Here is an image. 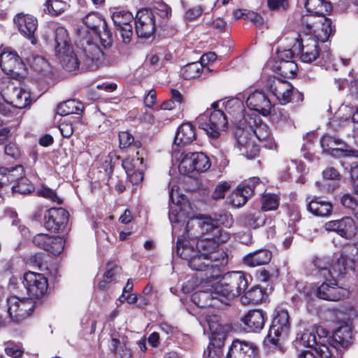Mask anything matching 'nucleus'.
Wrapping results in <instances>:
<instances>
[{"instance_id":"13d9d810","label":"nucleus","mask_w":358,"mask_h":358,"mask_svg":"<svg viewBox=\"0 0 358 358\" xmlns=\"http://www.w3.org/2000/svg\"><path fill=\"white\" fill-rule=\"evenodd\" d=\"M322 15H318L308 13L301 17V24L304 26L302 32H311L313 29L317 27V20Z\"/></svg>"},{"instance_id":"9d476101","label":"nucleus","mask_w":358,"mask_h":358,"mask_svg":"<svg viewBox=\"0 0 358 358\" xmlns=\"http://www.w3.org/2000/svg\"><path fill=\"white\" fill-rule=\"evenodd\" d=\"M23 285L29 297L34 299H40L44 296L48 286V280L42 273L32 271L24 274Z\"/></svg>"},{"instance_id":"5701e85b","label":"nucleus","mask_w":358,"mask_h":358,"mask_svg":"<svg viewBox=\"0 0 358 358\" xmlns=\"http://www.w3.org/2000/svg\"><path fill=\"white\" fill-rule=\"evenodd\" d=\"M246 103L250 109L257 111L264 116L271 113L273 107L266 94L258 90H255L248 96Z\"/></svg>"},{"instance_id":"f257e3e1","label":"nucleus","mask_w":358,"mask_h":358,"mask_svg":"<svg viewBox=\"0 0 358 358\" xmlns=\"http://www.w3.org/2000/svg\"><path fill=\"white\" fill-rule=\"evenodd\" d=\"M248 286L247 275L241 271H232L226 273L221 282L215 285L213 292L208 293L200 292L193 296L194 300L197 298L207 299H210L208 304H202L201 306H215V301L224 304H229V301L245 292Z\"/></svg>"},{"instance_id":"69168bd1","label":"nucleus","mask_w":358,"mask_h":358,"mask_svg":"<svg viewBox=\"0 0 358 358\" xmlns=\"http://www.w3.org/2000/svg\"><path fill=\"white\" fill-rule=\"evenodd\" d=\"M8 313L12 320L14 319L15 313L19 308L22 299L16 296H13L7 299Z\"/></svg>"},{"instance_id":"5fc2aeb1","label":"nucleus","mask_w":358,"mask_h":358,"mask_svg":"<svg viewBox=\"0 0 358 358\" xmlns=\"http://www.w3.org/2000/svg\"><path fill=\"white\" fill-rule=\"evenodd\" d=\"M280 73L288 78H294L296 75L297 64L293 61L280 62L278 66Z\"/></svg>"},{"instance_id":"a211bd4d","label":"nucleus","mask_w":358,"mask_h":358,"mask_svg":"<svg viewBox=\"0 0 358 358\" xmlns=\"http://www.w3.org/2000/svg\"><path fill=\"white\" fill-rule=\"evenodd\" d=\"M1 96L5 101L16 108H24L31 103L30 93L20 87L8 86Z\"/></svg>"},{"instance_id":"cd10ccee","label":"nucleus","mask_w":358,"mask_h":358,"mask_svg":"<svg viewBox=\"0 0 358 358\" xmlns=\"http://www.w3.org/2000/svg\"><path fill=\"white\" fill-rule=\"evenodd\" d=\"M258 178H253L252 185L238 186L229 196V203L234 206L241 207L245 204L248 198L254 192L255 184L259 183Z\"/></svg>"},{"instance_id":"0e129e2a","label":"nucleus","mask_w":358,"mask_h":358,"mask_svg":"<svg viewBox=\"0 0 358 358\" xmlns=\"http://www.w3.org/2000/svg\"><path fill=\"white\" fill-rule=\"evenodd\" d=\"M213 220L216 224V227L219 229L220 226L224 225L229 227L232 223V217L227 213H215L213 217Z\"/></svg>"},{"instance_id":"393cba45","label":"nucleus","mask_w":358,"mask_h":358,"mask_svg":"<svg viewBox=\"0 0 358 358\" xmlns=\"http://www.w3.org/2000/svg\"><path fill=\"white\" fill-rule=\"evenodd\" d=\"M237 145L241 154L249 159H254L259 152V146L255 143L249 137L247 130L236 131Z\"/></svg>"},{"instance_id":"6e6552de","label":"nucleus","mask_w":358,"mask_h":358,"mask_svg":"<svg viewBox=\"0 0 358 358\" xmlns=\"http://www.w3.org/2000/svg\"><path fill=\"white\" fill-rule=\"evenodd\" d=\"M209 158L203 152H189L182 157L178 170L181 174L190 175L206 171L210 167Z\"/></svg>"},{"instance_id":"ddd939ff","label":"nucleus","mask_w":358,"mask_h":358,"mask_svg":"<svg viewBox=\"0 0 358 358\" xmlns=\"http://www.w3.org/2000/svg\"><path fill=\"white\" fill-rule=\"evenodd\" d=\"M111 18L114 25L120 32L122 42L130 43L133 36V27L130 24L134 19L131 13L126 10H117L113 13Z\"/></svg>"},{"instance_id":"8fccbe9b","label":"nucleus","mask_w":358,"mask_h":358,"mask_svg":"<svg viewBox=\"0 0 358 358\" xmlns=\"http://www.w3.org/2000/svg\"><path fill=\"white\" fill-rule=\"evenodd\" d=\"M224 343L211 340L203 352V358H221L223 355L222 346Z\"/></svg>"},{"instance_id":"6e6d98bb","label":"nucleus","mask_w":358,"mask_h":358,"mask_svg":"<svg viewBox=\"0 0 358 358\" xmlns=\"http://www.w3.org/2000/svg\"><path fill=\"white\" fill-rule=\"evenodd\" d=\"M31 66L36 71L43 72L45 71L49 68L48 62L43 57L38 55H32L30 57L26 58Z\"/></svg>"},{"instance_id":"ea45409f","label":"nucleus","mask_w":358,"mask_h":358,"mask_svg":"<svg viewBox=\"0 0 358 358\" xmlns=\"http://www.w3.org/2000/svg\"><path fill=\"white\" fill-rule=\"evenodd\" d=\"M34 308V303L31 299L23 298L19 308L14 315L13 322H21L31 315Z\"/></svg>"},{"instance_id":"1a4fd4ad","label":"nucleus","mask_w":358,"mask_h":358,"mask_svg":"<svg viewBox=\"0 0 358 358\" xmlns=\"http://www.w3.org/2000/svg\"><path fill=\"white\" fill-rule=\"evenodd\" d=\"M102 31L98 29L93 34L86 29H80L77 31L76 45H96L100 41L101 45H112L113 35L106 22L102 26Z\"/></svg>"},{"instance_id":"3c124183","label":"nucleus","mask_w":358,"mask_h":358,"mask_svg":"<svg viewBox=\"0 0 358 358\" xmlns=\"http://www.w3.org/2000/svg\"><path fill=\"white\" fill-rule=\"evenodd\" d=\"M143 157L139 151L136 152V157L132 159H126L122 161V166L127 174L136 169L143 167Z\"/></svg>"},{"instance_id":"72a5a7b5","label":"nucleus","mask_w":358,"mask_h":358,"mask_svg":"<svg viewBox=\"0 0 358 358\" xmlns=\"http://www.w3.org/2000/svg\"><path fill=\"white\" fill-rule=\"evenodd\" d=\"M24 174V168L22 165L10 167H0V187L9 185Z\"/></svg>"},{"instance_id":"37998d69","label":"nucleus","mask_w":358,"mask_h":358,"mask_svg":"<svg viewBox=\"0 0 358 358\" xmlns=\"http://www.w3.org/2000/svg\"><path fill=\"white\" fill-rule=\"evenodd\" d=\"M241 296V301L244 305L256 304L262 302L264 297V292L258 286L253 287Z\"/></svg>"},{"instance_id":"603ef678","label":"nucleus","mask_w":358,"mask_h":358,"mask_svg":"<svg viewBox=\"0 0 358 358\" xmlns=\"http://www.w3.org/2000/svg\"><path fill=\"white\" fill-rule=\"evenodd\" d=\"M343 141L339 138L329 135L324 136L320 140L323 152L329 154L340 145H343Z\"/></svg>"},{"instance_id":"dca6fc26","label":"nucleus","mask_w":358,"mask_h":358,"mask_svg":"<svg viewBox=\"0 0 358 358\" xmlns=\"http://www.w3.org/2000/svg\"><path fill=\"white\" fill-rule=\"evenodd\" d=\"M20 33L28 38L32 45L36 43L35 31L38 27L37 19L29 14L18 13L13 19Z\"/></svg>"},{"instance_id":"aec40b11","label":"nucleus","mask_w":358,"mask_h":358,"mask_svg":"<svg viewBox=\"0 0 358 358\" xmlns=\"http://www.w3.org/2000/svg\"><path fill=\"white\" fill-rule=\"evenodd\" d=\"M330 282H324L315 290V295L319 299L337 301L344 298L346 290L338 285L336 280H328Z\"/></svg>"},{"instance_id":"4c0bfd02","label":"nucleus","mask_w":358,"mask_h":358,"mask_svg":"<svg viewBox=\"0 0 358 358\" xmlns=\"http://www.w3.org/2000/svg\"><path fill=\"white\" fill-rule=\"evenodd\" d=\"M265 220V215L260 211L248 213L238 218V221L241 224L252 229L264 225Z\"/></svg>"},{"instance_id":"79ce46f5","label":"nucleus","mask_w":358,"mask_h":358,"mask_svg":"<svg viewBox=\"0 0 358 358\" xmlns=\"http://www.w3.org/2000/svg\"><path fill=\"white\" fill-rule=\"evenodd\" d=\"M317 358H341L342 354L338 352L337 346L333 343L330 345L319 343L314 350Z\"/></svg>"},{"instance_id":"e433bc0d","label":"nucleus","mask_w":358,"mask_h":358,"mask_svg":"<svg viewBox=\"0 0 358 358\" xmlns=\"http://www.w3.org/2000/svg\"><path fill=\"white\" fill-rule=\"evenodd\" d=\"M352 332L348 325L341 326L333 334L332 342L342 348H347L352 343Z\"/></svg>"},{"instance_id":"4d7b16f0","label":"nucleus","mask_w":358,"mask_h":358,"mask_svg":"<svg viewBox=\"0 0 358 358\" xmlns=\"http://www.w3.org/2000/svg\"><path fill=\"white\" fill-rule=\"evenodd\" d=\"M342 206L348 210L350 213L354 215L358 219V202L350 194H346L341 199Z\"/></svg>"},{"instance_id":"20e7f679","label":"nucleus","mask_w":358,"mask_h":358,"mask_svg":"<svg viewBox=\"0 0 358 358\" xmlns=\"http://www.w3.org/2000/svg\"><path fill=\"white\" fill-rule=\"evenodd\" d=\"M196 122L201 129L204 130L207 135L213 139L220 136V132L224 131L228 126L226 114L221 110H214L210 115H200Z\"/></svg>"},{"instance_id":"473e14b6","label":"nucleus","mask_w":358,"mask_h":358,"mask_svg":"<svg viewBox=\"0 0 358 358\" xmlns=\"http://www.w3.org/2000/svg\"><path fill=\"white\" fill-rule=\"evenodd\" d=\"M352 259L346 255L341 254L334 262H330L329 280H336L342 276L348 268H351Z\"/></svg>"},{"instance_id":"f704fd0d","label":"nucleus","mask_w":358,"mask_h":358,"mask_svg":"<svg viewBox=\"0 0 358 358\" xmlns=\"http://www.w3.org/2000/svg\"><path fill=\"white\" fill-rule=\"evenodd\" d=\"M307 210L313 215L319 217L329 216L332 211V205L331 203L324 201L320 198H315L308 202Z\"/></svg>"},{"instance_id":"412c9836","label":"nucleus","mask_w":358,"mask_h":358,"mask_svg":"<svg viewBox=\"0 0 358 358\" xmlns=\"http://www.w3.org/2000/svg\"><path fill=\"white\" fill-rule=\"evenodd\" d=\"M257 353V348L254 343L236 339L229 347L226 358H255Z\"/></svg>"},{"instance_id":"c9c22d12","label":"nucleus","mask_w":358,"mask_h":358,"mask_svg":"<svg viewBox=\"0 0 358 358\" xmlns=\"http://www.w3.org/2000/svg\"><path fill=\"white\" fill-rule=\"evenodd\" d=\"M209 330L211 333V340L220 343H224L226 339L227 330L225 327L222 325L219 320V317L216 315L210 316L206 320Z\"/></svg>"},{"instance_id":"4468645a","label":"nucleus","mask_w":358,"mask_h":358,"mask_svg":"<svg viewBox=\"0 0 358 358\" xmlns=\"http://www.w3.org/2000/svg\"><path fill=\"white\" fill-rule=\"evenodd\" d=\"M69 213L63 208H51L44 216L45 229L54 233L60 232L65 227Z\"/></svg>"},{"instance_id":"680f3d73","label":"nucleus","mask_w":358,"mask_h":358,"mask_svg":"<svg viewBox=\"0 0 358 358\" xmlns=\"http://www.w3.org/2000/svg\"><path fill=\"white\" fill-rule=\"evenodd\" d=\"M55 41L56 45H70L68 31L63 27H58L55 31Z\"/></svg>"},{"instance_id":"2eb2a0df","label":"nucleus","mask_w":358,"mask_h":358,"mask_svg":"<svg viewBox=\"0 0 358 358\" xmlns=\"http://www.w3.org/2000/svg\"><path fill=\"white\" fill-rule=\"evenodd\" d=\"M55 55L68 71H73L80 66L79 52L76 46H55Z\"/></svg>"},{"instance_id":"9b49d317","label":"nucleus","mask_w":358,"mask_h":358,"mask_svg":"<svg viewBox=\"0 0 358 358\" xmlns=\"http://www.w3.org/2000/svg\"><path fill=\"white\" fill-rule=\"evenodd\" d=\"M187 236L191 238H201L204 234L214 232L213 236L220 231L216 227L212 217H204L203 219L192 218L188 220L186 224Z\"/></svg>"},{"instance_id":"7c9ffc66","label":"nucleus","mask_w":358,"mask_h":358,"mask_svg":"<svg viewBox=\"0 0 358 358\" xmlns=\"http://www.w3.org/2000/svg\"><path fill=\"white\" fill-rule=\"evenodd\" d=\"M271 257L272 253L270 250L261 249L245 255L243 263L248 266L255 267L269 263Z\"/></svg>"},{"instance_id":"b1692460","label":"nucleus","mask_w":358,"mask_h":358,"mask_svg":"<svg viewBox=\"0 0 358 358\" xmlns=\"http://www.w3.org/2000/svg\"><path fill=\"white\" fill-rule=\"evenodd\" d=\"M331 257L327 256H315L306 264L307 273L313 276L329 280V267L330 266Z\"/></svg>"},{"instance_id":"7ed1b4c3","label":"nucleus","mask_w":358,"mask_h":358,"mask_svg":"<svg viewBox=\"0 0 358 358\" xmlns=\"http://www.w3.org/2000/svg\"><path fill=\"white\" fill-rule=\"evenodd\" d=\"M196 240V247L198 253L210 257L213 262H214L213 275H221V267H223L227 263V259L226 254L219 250L218 244L215 241V237L199 238Z\"/></svg>"},{"instance_id":"423d86ee","label":"nucleus","mask_w":358,"mask_h":358,"mask_svg":"<svg viewBox=\"0 0 358 358\" xmlns=\"http://www.w3.org/2000/svg\"><path fill=\"white\" fill-rule=\"evenodd\" d=\"M82 69L96 70L108 57L110 46H76Z\"/></svg>"},{"instance_id":"49530a36","label":"nucleus","mask_w":358,"mask_h":358,"mask_svg":"<svg viewBox=\"0 0 358 358\" xmlns=\"http://www.w3.org/2000/svg\"><path fill=\"white\" fill-rule=\"evenodd\" d=\"M110 348L116 356H119L120 358H131V357L130 349L118 338H111Z\"/></svg>"},{"instance_id":"58836bf2","label":"nucleus","mask_w":358,"mask_h":358,"mask_svg":"<svg viewBox=\"0 0 358 358\" xmlns=\"http://www.w3.org/2000/svg\"><path fill=\"white\" fill-rule=\"evenodd\" d=\"M83 108L84 107L81 102L75 99H69L57 105V114L61 116L70 114H80Z\"/></svg>"},{"instance_id":"f8f14e48","label":"nucleus","mask_w":358,"mask_h":358,"mask_svg":"<svg viewBox=\"0 0 358 358\" xmlns=\"http://www.w3.org/2000/svg\"><path fill=\"white\" fill-rule=\"evenodd\" d=\"M136 34L139 38H148L155 31V13L151 9L142 8L135 17Z\"/></svg>"},{"instance_id":"39448f33","label":"nucleus","mask_w":358,"mask_h":358,"mask_svg":"<svg viewBox=\"0 0 358 358\" xmlns=\"http://www.w3.org/2000/svg\"><path fill=\"white\" fill-rule=\"evenodd\" d=\"M331 19L322 16L317 22V27L311 32H301L294 38L299 45H313L318 43H325L333 34Z\"/></svg>"},{"instance_id":"de8ad7c7","label":"nucleus","mask_w":358,"mask_h":358,"mask_svg":"<svg viewBox=\"0 0 358 358\" xmlns=\"http://www.w3.org/2000/svg\"><path fill=\"white\" fill-rule=\"evenodd\" d=\"M203 71L202 64L199 62H193L185 66L182 69V74L185 79L190 80L199 77Z\"/></svg>"},{"instance_id":"bb28decb","label":"nucleus","mask_w":358,"mask_h":358,"mask_svg":"<svg viewBox=\"0 0 358 358\" xmlns=\"http://www.w3.org/2000/svg\"><path fill=\"white\" fill-rule=\"evenodd\" d=\"M195 241L196 238L192 239L187 236L186 231L182 236H178L177 240L176 247L177 255L185 259L188 264L190 262V259H192L198 253L197 249L194 248Z\"/></svg>"},{"instance_id":"774afa93","label":"nucleus","mask_w":358,"mask_h":358,"mask_svg":"<svg viewBox=\"0 0 358 358\" xmlns=\"http://www.w3.org/2000/svg\"><path fill=\"white\" fill-rule=\"evenodd\" d=\"M231 188V185L228 182H222L218 184L212 194L213 199H220L224 197L225 193Z\"/></svg>"},{"instance_id":"c85d7f7f","label":"nucleus","mask_w":358,"mask_h":358,"mask_svg":"<svg viewBox=\"0 0 358 358\" xmlns=\"http://www.w3.org/2000/svg\"><path fill=\"white\" fill-rule=\"evenodd\" d=\"M270 88L280 104L284 105L290 101L294 87L289 82L275 79L273 80Z\"/></svg>"},{"instance_id":"c756f323","label":"nucleus","mask_w":358,"mask_h":358,"mask_svg":"<svg viewBox=\"0 0 358 358\" xmlns=\"http://www.w3.org/2000/svg\"><path fill=\"white\" fill-rule=\"evenodd\" d=\"M214 262L210 257H207L202 254H196L188 264L189 268L197 271H206L207 278H217L220 275H213V266Z\"/></svg>"},{"instance_id":"0eeeda50","label":"nucleus","mask_w":358,"mask_h":358,"mask_svg":"<svg viewBox=\"0 0 358 358\" xmlns=\"http://www.w3.org/2000/svg\"><path fill=\"white\" fill-rule=\"evenodd\" d=\"M290 327L287 310L283 309L276 310L264 342L277 346L280 338H285L288 335Z\"/></svg>"},{"instance_id":"864d4df0","label":"nucleus","mask_w":358,"mask_h":358,"mask_svg":"<svg viewBox=\"0 0 358 358\" xmlns=\"http://www.w3.org/2000/svg\"><path fill=\"white\" fill-rule=\"evenodd\" d=\"M296 342L300 345L306 347L314 348L319 343L317 342L316 335L313 331L306 330L301 334L299 338H297Z\"/></svg>"},{"instance_id":"09e8293b","label":"nucleus","mask_w":358,"mask_h":358,"mask_svg":"<svg viewBox=\"0 0 358 358\" xmlns=\"http://www.w3.org/2000/svg\"><path fill=\"white\" fill-rule=\"evenodd\" d=\"M17 182L15 185L12 187V190L15 193H19L21 194H27L34 191V187L31 182L24 177V173L22 177L16 180Z\"/></svg>"},{"instance_id":"a19ab883","label":"nucleus","mask_w":358,"mask_h":358,"mask_svg":"<svg viewBox=\"0 0 358 358\" xmlns=\"http://www.w3.org/2000/svg\"><path fill=\"white\" fill-rule=\"evenodd\" d=\"M68 8V3L62 0H46L43 4L44 13L51 16H58Z\"/></svg>"},{"instance_id":"2f4dec72","label":"nucleus","mask_w":358,"mask_h":358,"mask_svg":"<svg viewBox=\"0 0 358 358\" xmlns=\"http://www.w3.org/2000/svg\"><path fill=\"white\" fill-rule=\"evenodd\" d=\"M196 139L195 128L189 123L182 124L174 138L173 144L178 146H185Z\"/></svg>"},{"instance_id":"a878e982","label":"nucleus","mask_w":358,"mask_h":358,"mask_svg":"<svg viewBox=\"0 0 358 358\" xmlns=\"http://www.w3.org/2000/svg\"><path fill=\"white\" fill-rule=\"evenodd\" d=\"M266 318L264 311L255 309L248 311L241 318V321L249 331L258 332L263 329Z\"/></svg>"},{"instance_id":"c03bdc74","label":"nucleus","mask_w":358,"mask_h":358,"mask_svg":"<svg viewBox=\"0 0 358 358\" xmlns=\"http://www.w3.org/2000/svg\"><path fill=\"white\" fill-rule=\"evenodd\" d=\"M83 23L90 29L88 30L92 34L99 29L106 20L98 13L92 12L88 13L83 20Z\"/></svg>"},{"instance_id":"a18cd8bd","label":"nucleus","mask_w":358,"mask_h":358,"mask_svg":"<svg viewBox=\"0 0 358 358\" xmlns=\"http://www.w3.org/2000/svg\"><path fill=\"white\" fill-rule=\"evenodd\" d=\"M320 46H299L301 52L300 58L302 62L311 63L320 55Z\"/></svg>"},{"instance_id":"6ab92c4d","label":"nucleus","mask_w":358,"mask_h":358,"mask_svg":"<svg viewBox=\"0 0 358 358\" xmlns=\"http://www.w3.org/2000/svg\"><path fill=\"white\" fill-rule=\"evenodd\" d=\"M32 241L36 246L53 255H59L64 248V240L62 237L50 236L45 234H36Z\"/></svg>"},{"instance_id":"4be33fe9","label":"nucleus","mask_w":358,"mask_h":358,"mask_svg":"<svg viewBox=\"0 0 358 358\" xmlns=\"http://www.w3.org/2000/svg\"><path fill=\"white\" fill-rule=\"evenodd\" d=\"M325 228L328 231H336L341 237L350 239L357 234V227L354 220L350 217L341 220H332L326 223Z\"/></svg>"},{"instance_id":"f03ea898","label":"nucleus","mask_w":358,"mask_h":358,"mask_svg":"<svg viewBox=\"0 0 358 358\" xmlns=\"http://www.w3.org/2000/svg\"><path fill=\"white\" fill-rule=\"evenodd\" d=\"M225 110L229 115H236V119L242 118L239 122L241 130H247L248 136L252 133L259 141L264 142L267 148L273 149L275 147L268 125L256 115H243V105L239 99L228 100L225 104Z\"/></svg>"},{"instance_id":"f3484780","label":"nucleus","mask_w":358,"mask_h":358,"mask_svg":"<svg viewBox=\"0 0 358 358\" xmlns=\"http://www.w3.org/2000/svg\"><path fill=\"white\" fill-rule=\"evenodd\" d=\"M0 67L6 74H20L24 64L16 51L4 49L0 52Z\"/></svg>"},{"instance_id":"bf43d9fd","label":"nucleus","mask_w":358,"mask_h":358,"mask_svg":"<svg viewBox=\"0 0 358 358\" xmlns=\"http://www.w3.org/2000/svg\"><path fill=\"white\" fill-rule=\"evenodd\" d=\"M262 209L264 211L275 210L279 205L278 196L275 194H264L262 198Z\"/></svg>"},{"instance_id":"338daca9","label":"nucleus","mask_w":358,"mask_h":358,"mask_svg":"<svg viewBox=\"0 0 358 358\" xmlns=\"http://www.w3.org/2000/svg\"><path fill=\"white\" fill-rule=\"evenodd\" d=\"M357 151L356 150H348V145L344 142L343 145H340L338 147L336 148L332 152H330L329 155L335 157H341L343 156H350L357 155Z\"/></svg>"},{"instance_id":"e2e57ef3","label":"nucleus","mask_w":358,"mask_h":358,"mask_svg":"<svg viewBox=\"0 0 358 358\" xmlns=\"http://www.w3.org/2000/svg\"><path fill=\"white\" fill-rule=\"evenodd\" d=\"M38 194L57 203H61L62 199L57 195L56 192L49 187L43 186L38 190Z\"/></svg>"},{"instance_id":"052dcab7","label":"nucleus","mask_w":358,"mask_h":358,"mask_svg":"<svg viewBox=\"0 0 358 358\" xmlns=\"http://www.w3.org/2000/svg\"><path fill=\"white\" fill-rule=\"evenodd\" d=\"M323 0H306L304 6L308 13L322 15Z\"/></svg>"}]
</instances>
